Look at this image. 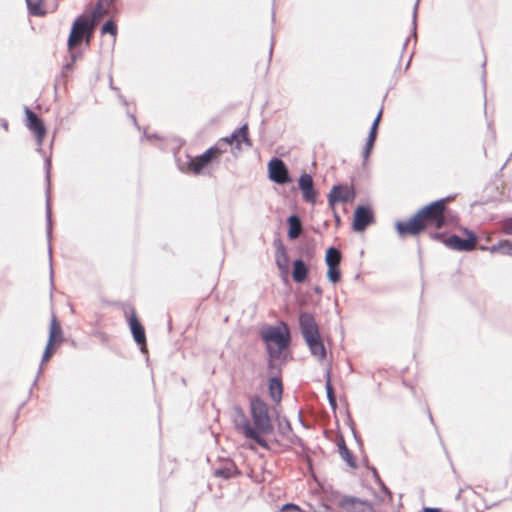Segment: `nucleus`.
<instances>
[{
	"label": "nucleus",
	"mask_w": 512,
	"mask_h": 512,
	"mask_svg": "<svg viewBox=\"0 0 512 512\" xmlns=\"http://www.w3.org/2000/svg\"><path fill=\"white\" fill-rule=\"evenodd\" d=\"M250 412L254 428L241 411H239L235 417V425L246 438L252 439L261 447L267 448L268 444L261 435H268L274 430L269 407L260 398H253L250 402Z\"/></svg>",
	"instance_id": "f257e3e1"
},
{
	"label": "nucleus",
	"mask_w": 512,
	"mask_h": 512,
	"mask_svg": "<svg viewBox=\"0 0 512 512\" xmlns=\"http://www.w3.org/2000/svg\"><path fill=\"white\" fill-rule=\"evenodd\" d=\"M261 336L266 343L271 360H278L290 341L289 329L285 323L264 328Z\"/></svg>",
	"instance_id": "f03ea898"
},
{
	"label": "nucleus",
	"mask_w": 512,
	"mask_h": 512,
	"mask_svg": "<svg viewBox=\"0 0 512 512\" xmlns=\"http://www.w3.org/2000/svg\"><path fill=\"white\" fill-rule=\"evenodd\" d=\"M108 13V9L103 7L102 1H100L92 12L91 18L78 17L73 25L68 38V47L73 49L75 45L81 41L84 34H88V38L92 33L94 27L98 21Z\"/></svg>",
	"instance_id": "7ed1b4c3"
},
{
	"label": "nucleus",
	"mask_w": 512,
	"mask_h": 512,
	"mask_svg": "<svg viewBox=\"0 0 512 512\" xmlns=\"http://www.w3.org/2000/svg\"><path fill=\"white\" fill-rule=\"evenodd\" d=\"M445 205L446 199H440L418 211L422 223L425 224V228L441 229L445 225Z\"/></svg>",
	"instance_id": "20e7f679"
},
{
	"label": "nucleus",
	"mask_w": 512,
	"mask_h": 512,
	"mask_svg": "<svg viewBox=\"0 0 512 512\" xmlns=\"http://www.w3.org/2000/svg\"><path fill=\"white\" fill-rule=\"evenodd\" d=\"M222 150L215 146L206 150L202 155L196 158H187L185 162L180 165V169L183 171L192 172L194 174H199L202 172L203 168L206 167L212 158L216 154H221Z\"/></svg>",
	"instance_id": "39448f33"
},
{
	"label": "nucleus",
	"mask_w": 512,
	"mask_h": 512,
	"mask_svg": "<svg viewBox=\"0 0 512 512\" xmlns=\"http://www.w3.org/2000/svg\"><path fill=\"white\" fill-rule=\"evenodd\" d=\"M269 178L278 184H284L290 181L288 169L284 162L279 158H273L268 163Z\"/></svg>",
	"instance_id": "423d86ee"
},
{
	"label": "nucleus",
	"mask_w": 512,
	"mask_h": 512,
	"mask_svg": "<svg viewBox=\"0 0 512 512\" xmlns=\"http://www.w3.org/2000/svg\"><path fill=\"white\" fill-rule=\"evenodd\" d=\"M396 230L398 234L403 237L406 235H417L422 230L425 229V224L422 223V220L418 214V212L411 217L408 221L405 222H397L395 224Z\"/></svg>",
	"instance_id": "0eeeda50"
},
{
	"label": "nucleus",
	"mask_w": 512,
	"mask_h": 512,
	"mask_svg": "<svg viewBox=\"0 0 512 512\" xmlns=\"http://www.w3.org/2000/svg\"><path fill=\"white\" fill-rule=\"evenodd\" d=\"M468 237L462 239L457 235H452L444 240L447 247L457 251H471L475 248L476 237L472 232L467 231Z\"/></svg>",
	"instance_id": "6e6552de"
},
{
	"label": "nucleus",
	"mask_w": 512,
	"mask_h": 512,
	"mask_svg": "<svg viewBox=\"0 0 512 512\" xmlns=\"http://www.w3.org/2000/svg\"><path fill=\"white\" fill-rule=\"evenodd\" d=\"M373 222V213L368 206H358L354 212L353 229L355 231H363L369 224Z\"/></svg>",
	"instance_id": "1a4fd4ad"
},
{
	"label": "nucleus",
	"mask_w": 512,
	"mask_h": 512,
	"mask_svg": "<svg viewBox=\"0 0 512 512\" xmlns=\"http://www.w3.org/2000/svg\"><path fill=\"white\" fill-rule=\"evenodd\" d=\"M299 324L305 341L319 336L318 325L311 314L301 313L299 316Z\"/></svg>",
	"instance_id": "9d476101"
},
{
	"label": "nucleus",
	"mask_w": 512,
	"mask_h": 512,
	"mask_svg": "<svg viewBox=\"0 0 512 512\" xmlns=\"http://www.w3.org/2000/svg\"><path fill=\"white\" fill-rule=\"evenodd\" d=\"M354 197V191L348 186L334 185L328 194V204L334 208L337 202H347Z\"/></svg>",
	"instance_id": "9b49d317"
},
{
	"label": "nucleus",
	"mask_w": 512,
	"mask_h": 512,
	"mask_svg": "<svg viewBox=\"0 0 512 512\" xmlns=\"http://www.w3.org/2000/svg\"><path fill=\"white\" fill-rule=\"evenodd\" d=\"M223 141L226 144L236 143V148L241 150V145L244 143L247 147H251L252 143L248 137V125L244 124L240 128L236 129L229 137L223 138Z\"/></svg>",
	"instance_id": "f8f14e48"
},
{
	"label": "nucleus",
	"mask_w": 512,
	"mask_h": 512,
	"mask_svg": "<svg viewBox=\"0 0 512 512\" xmlns=\"http://www.w3.org/2000/svg\"><path fill=\"white\" fill-rule=\"evenodd\" d=\"M298 185L302 191L304 201L314 204L317 192L314 189L312 177L307 173L302 174L299 178Z\"/></svg>",
	"instance_id": "ddd939ff"
},
{
	"label": "nucleus",
	"mask_w": 512,
	"mask_h": 512,
	"mask_svg": "<svg viewBox=\"0 0 512 512\" xmlns=\"http://www.w3.org/2000/svg\"><path fill=\"white\" fill-rule=\"evenodd\" d=\"M27 117V127L36 134L37 142L41 145L46 133V129L40 119L29 109L25 108Z\"/></svg>",
	"instance_id": "4468645a"
},
{
	"label": "nucleus",
	"mask_w": 512,
	"mask_h": 512,
	"mask_svg": "<svg viewBox=\"0 0 512 512\" xmlns=\"http://www.w3.org/2000/svg\"><path fill=\"white\" fill-rule=\"evenodd\" d=\"M339 506L347 512H365L369 505L366 501L353 496H344L339 501Z\"/></svg>",
	"instance_id": "2eb2a0df"
},
{
	"label": "nucleus",
	"mask_w": 512,
	"mask_h": 512,
	"mask_svg": "<svg viewBox=\"0 0 512 512\" xmlns=\"http://www.w3.org/2000/svg\"><path fill=\"white\" fill-rule=\"evenodd\" d=\"M306 343L310 349L311 354L318 358L319 360H323L326 356V349L324 347V344L320 338V335L318 337H314L311 339L306 340Z\"/></svg>",
	"instance_id": "dca6fc26"
},
{
	"label": "nucleus",
	"mask_w": 512,
	"mask_h": 512,
	"mask_svg": "<svg viewBox=\"0 0 512 512\" xmlns=\"http://www.w3.org/2000/svg\"><path fill=\"white\" fill-rule=\"evenodd\" d=\"M129 325L136 343L140 345L145 344L146 338L144 328L142 327V325L135 316H132L130 318Z\"/></svg>",
	"instance_id": "f3484780"
},
{
	"label": "nucleus",
	"mask_w": 512,
	"mask_h": 512,
	"mask_svg": "<svg viewBox=\"0 0 512 512\" xmlns=\"http://www.w3.org/2000/svg\"><path fill=\"white\" fill-rule=\"evenodd\" d=\"M276 265L282 274H287L289 270V257L283 245H279L276 252Z\"/></svg>",
	"instance_id": "a211bd4d"
},
{
	"label": "nucleus",
	"mask_w": 512,
	"mask_h": 512,
	"mask_svg": "<svg viewBox=\"0 0 512 512\" xmlns=\"http://www.w3.org/2000/svg\"><path fill=\"white\" fill-rule=\"evenodd\" d=\"M307 274H308V268H307L306 264L300 259L295 260L293 262V272H292L293 280L297 283H302L307 278Z\"/></svg>",
	"instance_id": "6ab92c4d"
},
{
	"label": "nucleus",
	"mask_w": 512,
	"mask_h": 512,
	"mask_svg": "<svg viewBox=\"0 0 512 512\" xmlns=\"http://www.w3.org/2000/svg\"><path fill=\"white\" fill-rule=\"evenodd\" d=\"M289 230L288 237L290 239H296L302 231L301 221L298 216L292 215L288 218Z\"/></svg>",
	"instance_id": "aec40b11"
},
{
	"label": "nucleus",
	"mask_w": 512,
	"mask_h": 512,
	"mask_svg": "<svg viewBox=\"0 0 512 512\" xmlns=\"http://www.w3.org/2000/svg\"><path fill=\"white\" fill-rule=\"evenodd\" d=\"M282 392L283 389L280 380L276 377L271 378L269 381V393L271 398L277 403L280 402Z\"/></svg>",
	"instance_id": "412c9836"
},
{
	"label": "nucleus",
	"mask_w": 512,
	"mask_h": 512,
	"mask_svg": "<svg viewBox=\"0 0 512 512\" xmlns=\"http://www.w3.org/2000/svg\"><path fill=\"white\" fill-rule=\"evenodd\" d=\"M325 261L327 266H338L341 261V254L339 250L334 247H330L326 251Z\"/></svg>",
	"instance_id": "4be33fe9"
},
{
	"label": "nucleus",
	"mask_w": 512,
	"mask_h": 512,
	"mask_svg": "<svg viewBox=\"0 0 512 512\" xmlns=\"http://www.w3.org/2000/svg\"><path fill=\"white\" fill-rule=\"evenodd\" d=\"M43 0H26L29 13L33 16L45 15V10L42 7Z\"/></svg>",
	"instance_id": "5701e85b"
},
{
	"label": "nucleus",
	"mask_w": 512,
	"mask_h": 512,
	"mask_svg": "<svg viewBox=\"0 0 512 512\" xmlns=\"http://www.w3.org/2000/svg\"><path fill=\"white\" fill-rule=\"evenodd\" d=\"M338 449L340 456L347 462V464L350 467H355L356 463L352 457V454L350 453V451L348 450L343 441L339 444Z\"/></svg>",
	"instance_id": "b1692460"
},
{
	"label": "nucleus",
	"mask_w": 512,
	"mask_h": 512,
	"mask_svg": "<svg viewBox=\"0 0 512 512\" xmlns=\"http://www.w3.org/2000/svg\"><path fill=\"white\" fill-rule=\"evenodd\" d=\"M326 392H327V397H328L329 403L333 407H335L336 406V400H335V397H334L333 387L331 385V371H330V368H327V370H326Z\"/></svg>",
	"instance_id": "393cba45"
},
{
	"label": "nucleus",
	"mask_w": 512,
	"mask_h": 512,
	"mask_svg": "<svg viewBox=\"0 0 512 512\" xmlns=\"http://www.w3.org/2000/svg\"><path fill=\"white\" fill-rule=\"evenodd\" d=\"M61 335V327L58 324L56 317L53 316L50 324L49 339L48 342L53 343L56 336Z\"/></svg>",
	"instance_id": "a878e982"
},
{
	"label": "nucleus",
	"mask_w": 512,
	"mask_h": 512,
	"mask_svg": "<svg viewBox=\"0 0 512 512\" xmlns=\"http://www.w3.org/2000/svg\"><path fill=\"white\" fill-rule=\"evenodd\" d=\"M375 139H376V136H374L373 133H369L367 142L365 144L364 151H363L364 161H366L368 159V157L373 149Z\"/></svg>",
	"instance_id": "bb28decb"
},
{
	"label": "nucleus",
	"mask_w": 512,
	"mask_h": 512,
	"mask_svg": "<svg viewBox=\"0 0 512 512\" xmlns=\"http://www.w3.org/2000/svg\"><path fill=\"white\" fill-rule=\"evenodd\" d=\"M327 278L332 283H337L340 280V271L337 266H328Z\"/></svg>",
	"instance_id": "cd10ccee"
},
{
	"label": "nucleus",
	"mask_w": 512,
	"mask_h": 512,
	"mask_svg": "<svg viewBox=\"0 0 512 512\" xmlns=\"http://www.w3.org/2000/svg\"><path fill=\"white\" fill-rule=\"evenodd\" d=\"M101 33L102 34L109 33L112 36H116V34H117V27H116V25L114 24L113 21L109 20V21L105 22L104 25L102 26Z\"/></svg>",
	"instance_id": "c85d7f7f"
},
{
	"label": "nucleus",
	"mask_w": 512,
	"mask_h": 512,
	"mask_svg": "<svg viewBox=\"0 0 512 512\" xmlns=\"http://www.w3.org/2000/svg\"><path fill=\"white\" fill-rule=\"evenodd\" d=\"M278 430L282 435H287L291 431V426L286 418H278Z\"/></svg>",
	"instance_id": "c756f323"
},
{
	"label": "nucleus",
	"mask_w": 512,
	"mask_h": 512,
	"mask_svg": "<svg viewBox=\"0 0 512 512\" xmlns=\"http://www.w3.org/2000/svg\"><path fill=\"white\" fill-rule=\"evenodd\" d=\"M501 253L504 254V255H512V242H510V241H503L502 242Z\"/></svg>",
	"instance_id": "7c9ffc66"
},
{
	"label": "nucleus",
	"mask_w": 512,
	"mask_h": 512,
	"mask_svg": "<svg viewBox=\"0 0 512 512\" xmlns=\"http://www.w3.org/2000/svg\"><path fill=\"white\" fill-rule=\"evenodd\" d=\"M381 114H382V111L380 110L377 117L375 118V120L371 126L370 132H369V133H373L374 136L377 135V129H378V125H379V122L381 119Z\"/></svg>",
	"instance_id": "2f4dec72"
},
{
	"label": "nucleus",
	"mask_w": 512,
	"mask_h": 512,
	"mask_svg": "<svg viewBox=\"0 0 512 512\" xmlns=\"http://www.w3.org/2000/svg\"><path fill=\"white\" fill-rule=\"evenodd\" d=\"M53 343L48 342L45 348V351L42 356V364L48 361L52 355L51 347Z\"/></svg>",
	"instance_id": "473e14b6"
},
{
	"label": "nucleus",
	"mask_w": 512,
	"mask_h": 512,
	"mask_svg": "<svg viewBox=\"0 0 512 512\" xmlns=\"http://www.w3.org/2000/svg\"><path fill=\"white\" fill-rule=\"evenodd\" d=\"M47 220H48L47 234H48V237H50V235H51V209H50L49 201L47 202Z\"/></svg>",
	"instance_id": "72a5a7b5"
},
{
	"label": "nucleus",
	"mask_w": 512,
	"mask_h": 512,
	"mask_svg": "<svg viewBox=\"0 0 512 512\" xmlns=\"http://www.w3.org/2000/svg\"><path fill=\"white\" fill-rule=\"evenodd\" d=\"M501 248H502V242H500L499 244L497 245H493L492 247L488 248L490 250L491 253H501Z\"/></svg>",
	"instance_id": "f704fd0d"
},
{
	"label": "nucleus",
	"mask_w": 512,
	"mask_h": 512,
	"mask_svg": "<svg viewBox=\"0 0 512 512\" xmlns=\"http://www.w3.org/2000/svg\"><path fill=\"white\" fill-rule=\"evenodd\" d=\"M287 510H295V511H299V507L294 505V504H286L283 506L282 508V511H287Z\"/></svg>",
	"instance_id": "c9c22d12"
},
{
	"label": "nucleus",
	"mask_w": 512,
	"mask_h": 512,
	"mask_svg": "<svg viewBox=\"0 0 512 512\" xmlns=\"http://www.w3.org/2000/svg\"><path fill=\"white\" fill-rule=\"evenodd\" d=\"M75 60H76V56L72 55L71 62L64 66V71H69L70 69H72V66H73V63Z\"/></svg>",
	"instance_id": "e433bc0d"
},
{
	"label": "nucleus",
	"mask_w": 512,
	"mask_h": 512,
	"mask_svg": "<svg viewBox=\"0 0 512 512\" xmlns=\"http://www.w3.org/2000/svg\"><path fill=\"white\" fill-rule=\"evenodd\" d=\"M417 6H418V2L414 5V9H413V25L414 26L416 25Z\"/></svg>",
	"instance_id": "4c0bfd02"
},
{
	"label": "nucleus",
	"mask_w": 512,
	"mask_h": 512,
	"mask_svg": "<svg viewBox=\"0 0 512 512\" xmlns=\"http://www.w3.org/2000/svg\"><path fill=\"white\" fill-rule=\"evenodd\" d=\"M424 512H439V510L435 508H425Z\"/></svg>",
	"instance_id": "58836bf2"
},
{
	"label": "nucleus",
	"mask_w": 512,
	"mask_h": 512,
	"mask_svg": "<svg viewBox=\"0 0 512 512\" xmlns=\"http://www.w3.org/2000/svg\"><path fill=\"white\" fill-rule=\"evenodd\" d=\"M314 291L317 293V294H321L322 293V289L320 287H315L314 288Z\"/></svg>",
	"instance_id": "ea45409f"
},
{
	"label": "nucleus",
	"mask_w": 512,
	"mask_h": 512,
	"mask_svg": "<svg viewBox=\"0 0 512 512\" xmlns=\"http://www.w3.org/2000/svg\"><path fill=\"white\" fill-rule=\"evenodd\" d=\"M335 221H336V222H339V221H340V217H339L337 214H335Z\"/></svg>",
	"instance_id": "a19ab883"
},
{
	"label": "nucleus",
	"mask_w": 512,
	"mask_h": 512,
	"mask_svg": "<svg viewBox=\"0 0 512 512\" xmlns=\"http://www.w3.org/2000/svg\"><path fill=\"white\" fill-rule=\"evenodd\" d=\"M510 234H512V229L509 231Z\"/></svg>",
	"instance_id": "79ce46f5"
}]
</instances>
